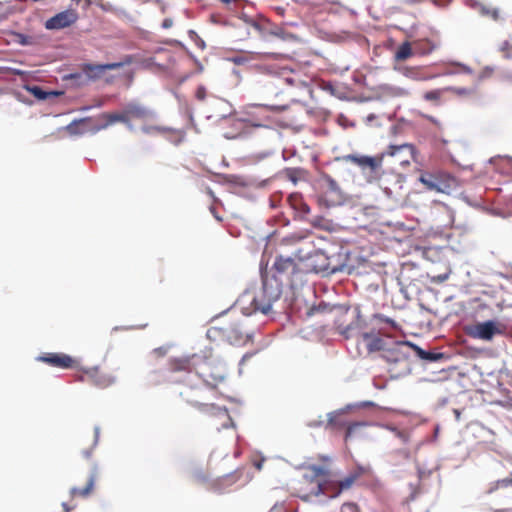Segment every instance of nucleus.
<instances>
[{
	"label": "nucleus",
	"mask_w": 512,
	"mask_h": 512,
	"mask_svg": "<svg viewBox=\"0 0 512 512\" xmlns=\"http://www.w3.org/2000/svg\"><path fill=\"white\" fill-rule=\"evenodd\" d=\"M198 370L197 375L203 380L204 385L187 387L180 392V396L187 404L193 406L205 416L230 420L227 408L202 401L205 399L204 393L206 390L215 391L219 384L225 380V367L215 360L202 357L201 366Z\"/></svg>",
	"instance_id": "1"
},
{
	"label": "nucleus",
	"mask_w": 512,
	"mask_h": 512,
	"mask_svg": "<svg viewBox=\"0 0 512 512\" xmlns=\"http://www.w3.org/2000/svg\"><path fill=\"white\" fill-rule=\"evenodd\" d=\"M415 147L412 144L390 145L381 158L370 156H361L348 154L342 157V160L353 163L362 169L375 171L381 166V160L384 156L396 157L399 164L403 167L410 164V159L414 158Z\"/></svg>",
	"instance_id": "2"
},
{
	"label": "nucleus",
	"mask_w": 512,
	"mask_h": 512,
	"mask_svg": "<svg viewBox=\"0 0 512 512\" xmlns=\"http://www.w3.org/2000/svg\"><path fill=\"white\" fill-rule=\"evenodd\" d=\"M310 471L309 477L316 480L317 491L316 495L323 493L329 497H336L341 492L350 489L353 484L360 478V471H353L349 473L345 478L335 482H326L328 471L324 467L312 465L308 467Z\"/></svg>",
	"instance_id": "3"
},
{
	"label": "nucleus",
	"mask_w": 512,
	"mask_h": 512,
	"mask_svg": "<svg viewBox=\"0 0 512 512\" xmlns=\"http://www.w3.org/2000/svg\"><path fill=\"white\" fill-rule=\"evenodd\" d=\"M381 323L389 324L392 327L396 326L393 319L381 314H374L371 319L370 326L358 332V343L364 345L368 355L384 351L387 346L386 340L384 339V333L380 327Z\"/></svg>",
	"instance_id": "4"
},
{
	"label": "nucleus",
	"mask_w": 512,
	"mask_h": 512,
	"mask_svg": "<svg viewBox=\"0 0 512 512\" xmlns=\"http://www.w3.org/2000/svg\"><path fill=\"white\" fill-rule=\"evenodd\" d=\"M282 294V285L277 279H263L261 289L251 299V306L254 312L264 315L272 311L273 304L278 301Z\"/></svg>",
	"instance_id": "5"
},
{
	"label": "nucleus",
	"mask_w": 512,
	"mask_h": 512,
	"mask_svg": "<svg viewBox=\"0 0 512 512\" xmlns=\"http://www.w3.org/2000/svg\"><path fill=\"white\" fill-rule=\"evenodd\" d=\"M151 116L152 112L148 108L137 103L127 104L120 112L100 114V118L104 119L105 123H107V127L116 122H121L127 125L129 129H132L131 122L133 120L144 121Z\"/></svg>",
	"instance_id": "6"
},
{
	"label": "nucleus",
	"mask_w": 512,
	"mask_h": 512,
	"mask_svg": "<svg viewBox=\"0 0 512 512\" xmlns=\"http://www.w3.org/2000/svg\"><path fill=\"white\" fill-rule=\"evenodd\" d=\"M344 193L338 183L330 176H322L321 190L317 196V202L320 206L331 208L342 204Z\"/></svg>",
	"instance_id": "7"
},
{
	"label": "nucleus",
	"mask_w": 512,
	"mask_h": 512,
	"mask_svg": "<svg viewBox=\"0 0 512 512\" xmlns=\"http://www.w3.org/2000/svg\"><path fill=\"white\" fill-rule=\"evenodd\" d=\"M419 181L427 190L437 192H446L457 184L455 177L441 170L423 171L420 173Z\"/></svg>",
	"instance_id": "8"
},
{
	"label": "nucleus",
	"mask_w": 512,
	"mask_h": 512,
	"mask_svg": "<svg viewBox=\"0 0 512 512\" xmlns=\"http://www.w3.org/2000/svg\"><path fill=\"white\" fill-rule=\"evenodd\" d=\"M465 332L473 339L491 341L496 335H504L506 326L495 320H487L467 326Z\"/></svg>",
	"instance_id": "9"
},
{
	"label": "nucleus",
	"mask_w": 512,
	"mask_h": 512,
	"mask_svg": "<svg viewBox=\"0 0 512 512\" xmlns=\"http://www.w3.org/2000/svg\"><path fill=\"white\" fill-rule=\"evenodd\" d=\"M106 128L107 123H105L103 118H100V115L96 118L85 117L74 120L66 126L67 132L71 135H80L85 133L95 134Z\"/></svg>",
	"instance_id": "10"
},
{
	"label": "nucleus",
	"mask_w": 512,
	"mask_h": 512,
	"mask_svg": "<svg viewBox=\"0 0 512 512\" xmlns=\"http://www.w3.org/2000/svg\"><path fill=\"white\" fill-rule=\"evenodd\" d=\"M202 357L196 354L184 357H174L168 361V372L170 373H185L190 374L195 372L197 374L200 368Z\"/></svg>",
	"instance_id": "11"
},
{
	"label": "nucleus",
	"mask_w": 512,
	"mask_h": 512,
	"mask_svg": "<svg viewBox=\"0 0 512 512\" xmlns=\"http://www.w3.org/2000/svg\"><path fill=\"white\" fill-rule=\"evenodd\" d=\"M414 344L410 342H395L391 347L385 348L382 357L389 363L406 362L409 359L411 351H413Z\"/></svg>",
	"instance_id": "12"
},
{
	"label": "nucleus",
	"mask_w": 512,
	"mask_h": 512,
	"mask_svg": "<svg viewBox=\"0 0 512 512\" xmlns=\"http://www.w3.org/2000/svg\"><path fill=\"white\" fill-rule=\"evenodd\" d=\"M78 380L91 383L99 388H107L115 382V378L113 376L104 373L98 367L84 370Z\"/></svg>",
	"instance_id": "13"
},
{
	"label": "nucleus",
	"mask_w": 512,
	"mask_h": 512,
	"mask_svg": "<svg viewBox=\"0 0 512 512\" xmlns=\"http://www.w3.org/2000/svg\"><path fill=\"white\" fill-rule=\"evenodd\" d=\"M78 20V13L75 9H67L57 13L45 22L48 30H60L72 26Z\"/></svg>",
	"instance_id": "14"
},
{
	"label": "nucleus",
	"mask_w": 512,
	"mask_h": 512,
	"mask_svg": "<svg viewBox=\"0 0 512 512\" xmlns=\"http://www.w3.org/2000/svg\"><path fill=\"white\" fill-rule=\"evenodd\" d=\"M364 422L348 423L342 412H333L329 414L327 426L332 429H341L346 427L345 439L352 437L361 427L365 426Z\"/></svg>",
	"instance_id": "15"
},
{
	"label": "nucleus",
	"mask_w": 512,
	"mask_h": 512,
	"mask_svg": "<svg viewBox=\"0 0 512 512\" xmlns=\"http://www.w3.org/2000/svg\"><path fill=\"white\" fill-rule=\"evenodd\" d=\"M38 360L52 367L61 369H71L77 364V361L65 353H45L38 357Z\"/></svg>",
	"instance_id": "16"
},
{
	"label": "nucleus",
	"mask_w": 512,
	"mask_h": 512,
	"mask_svg": "<svg viewBox=\"0 0 512 512\" xmlns=\"http://www.w3.org/2000/svg\"><path fill=\"white\" fill-rule=\"evenodd\" d=\"M273 269L280 276H286L292 281L293 276L300 271L298 265L291 257L278 256L273 264Z\"/></svg>",
	"instance_id": "17"
},
{
	"label": "nucleus",
	"mask_w": 512,
	"mask_h": 512,
	"mask_svg": "<svg viewBox=\"0 0 512 512\" xmlns=\"http://www.w3.org/2000/svg\"><path fill=\"white\" fill-rule=\"evenodd\" d=\"M132 63L131 56H126L125 59L121 62L107 63L101 65H86L84 71L91 77L96 78L99 77L100 74L107 70H115L119 69L125 65H129Z\"/></svg>",
	"instance_id": "18"
},
{
	"label": "nucleus",
	"mask_w": 512,
	"mask_h": 512,
	"mask_svg": "<svg viewBox=\"0 0 512 512\" xmlns=\"http://www.w3.org/2000/svg\"><path fill=\"white\" fill-rule=\"evenodd\" d=\"M100 473L96 467H94L89 475L87 484L84 488L79 487H73L70 490V495L72 498L81 497V498H87L90 496L94 491V485L96 481L99 479Z\"/></svg>",
	"instance_id": "19"
},
{
	"label": "nucleus",
	"mask_w": 512,
	"mask_h": 512,
	"mask_svg": "<svg viewBox=\"0 0 512 512\" xmlns=\"http://www.w3.org/2000/svg\"><path fill=\"white\" fill-rule=\"evenodd\" d=\"M226 337L230 342L240 343L249 338L248 331L243 329V325L240 323H230L229 326L223 327Z\"/></svg>",
	"instance_id": "20"
},
{
	"label": "nucleus",
	"mask_w": 512,
	"mask_h": 512,
	"mask_svg": "<svg viewBox=\"0 0 512 512\" xmlns=\"http://www.w3.org/2000/svg\"><path fill=\"white\" fill-rule=\"evenodd\" d=\"M288 202L290 206L303 216H306L310 213V207L309 205L303 200L302 196L300 194L294 193L291 194L288 197Z\"/></svg>",
	"instance_id": "21"
},
{
	"label": "nucleus",
	"mask_w": 512,
	"mask_h": 512,
	"mask_svg": "<svg viewBox=\"0 0 512 512\" xmlns=\"http://www.w3.org/2000/svg\"><path fill=\"white\" fill-rule=\"evenodd\" d=\"M413 350L416 351L417 355L422 359L429 362H436L444 358V354L440 352L425 351L415 345Z\"/></svg>",
	"instance_id": "22"
},
{
	"label": "nucleus",
	"mask_w": 512,
	"mask_h": 512,
	"mask_svg": "<svg viewBox=\"0 0 512 512\" xmlns=\"http://www.w3.org/2000/svg\"><path fill=\"white\" fill-rule=\"evenodd\" d=\"M257 70L264 74L276 75V76H284L286 74L287 69L285 67H280L277 65H258L256 66Z\"/></svg>",
	"instance_id": "23"
},
{
	"label": "nucleus",
	"mask_w": 512,
	"mask_h": 512,
	"mask_svg": "<svg viewBox=\"0 0 512 512\" xmlns=\"http://www.w3.org/2000/svg\"><path fill=\"white\" fill-rule=\"evenodd\" d=\"M243 475V469H236L234 472L221 477L218 482L224 487L235 484Z\"/></svg>",
	"instance_id": "24"
},
{
	"label": "nucleus",
	"mask_w": 512,
	"mask_h": 512,
	"mask_svg": "<svg viewBox=\"0 0 512 512\" xmlns=\"http://www.w3.org/2000/svg\"><path fill=\"white\" fill-rule=\"evenodd\" d=\"M412 48L409 42L402 43L395 52L396 61H405L412 56Z\"/></svg>",
	"instance_id": "25"
},
{
	"label": "nucleus",
	"mask_w": 512,
	"mask_h": 512,
	"mask_svg": "<svg viewBox=\"0 0 512 512\" xmlns=\"http://www.w3.org/2000/svg\"><path fill=\"white\" fill-rule=\"evenodd\" d=\"M509 486H512V477H507V478L500 479V480L492 482L489 485V487H488L486 492L488 494H491V493L495 492L496 490H498L500 488H507Z\"/></svg>",
	"instance_id": "26"
},
{
	"label": "nucleus",
	"mask_w": 512,
	"mask_h": 512,
	"mask_svg": "<svg viewBox=\"0 0 512 512\" xmlns=\"http://www.w3.org/2000/svg\"><path fill=\"white\" fill-rule=\"evenodd\" d=\"M168 381L170 380L164 371L155 370L152 372L150 379L152 385H160Z\"/></svg>",
	"instance_id": "27"
},
{
	"label": "nucleus",
	"mask_w": 512,
	"mask_h": 512,
	"mask_svg": "<svg viewBox=\"0 0 512 512\" xmlns=\"http://www.w3.org/2000/svg\"><path fill=\"white\" fill-rule=\"evenodd\" d=\"M245 22L251 26L255 31H257L259 34H263L265 30V24L266 22L264 20H256L253 18H245Z\"/></svg>",
	"instance_id": "28"
},
{
	"label": "nucleus",
	"mask_w": 512,
	"mask_h": 512,
	"mask_svg": "<svg viewBox=\"0 0 512 512\" xmlns=\"http://www.w3.org/2000/svg\"><path fill=\"white\" fill-rule=\"evenodd\" d=\"M99 435H100V429L99 427L94 428L92 440H91V446L89 449H83L82 453L86 458H89L91 456L93 448L97 445L99 441Z\"/></svg>",
	"instance_id": "29"
},
{
	"label": "nucleus",
	"mask_w": 512,
	"mask_h": 512,
	"mask_svg": "<svg viewBox=\"0 0 512 512\" xmlns=\"http://www.w3.org/2000/svg\"><path fill=\"white\" fill-rule=\"evenodd\" d=\"M479 12L482 16L491 18L495 21L499 19V11L496 8L481 6Z\"/></svg>",
	"instance_id": "30"
},
{
	"label": "nucleus",
	"mask_w": 512,
	"mask_h": 512,
	"mask_svg": "<svg viewBox=\"0 0 512 512\" xmlns=\"http://www.w3.org/2000/svg\"><path fill=\"white\" fill-rule=\"evenodd\" d=\"M28 90L30 91V93L37 99L39 100H45L49 97V95L51 94L50 92H47V91H44L41 87L39 86H32V87H29Z\"/></svg>",
	"instance_id": "31"
},
{
	"label": "nucleus",
	"mask_w": 512,
	"mask_h": 512,
	"mask_svg": "<svg viewBox=\"0 0 512 512\" xmlns=\"http://www.w3.org/2000/svg\"><path fill=\"white\" fill-rule=\"evenodd\" d=\"M142 131L146 134H153V133L165 134L170 130L167 128H164V127H160V126H143Z\"/></svg>",
	"instance_id": "32"
},
{
	"label": "nucleus",
	"mask_w": 512,
	"mask_h": 512,
	"mask_svg": "<svg viewBox=\"0 0 512 512\" xmlns=\"http://www.w3.org/2000/svg\"><path fill=\"white\" fill-rule=\"evenodd\" d=\"M441 94V90H431L424 94V99L427 101L438 102L440 100Z\"/></svg>",
	"instance_id": "33"
},
{
	"label": "nucleus",
	"mask_w": 512,
	"mask_h": 512,
	"mask_svg": "<svg viewBox=\"0 0 512 512\" xmlns=\"http://www.w3.org/2000/svg\"><path fill=\"white\" fill-rule=\"evenodd\" d=\"M207 95V90L204 86H198L195 92V96L199 101L205 100Z\"/></svg>",
	"instance_id": "34"
},
{
	"label": "nucleus",
	"mask_w": 512,
	"mask_h": 512,
	"mask_svg": "<svg viewBox=\"0 0 512 512\" xmlns=\"http://www.w3.org/2000/svg\"><path fill=\"white\" fill-rule=\"evenodd\" d=\"M343 509L347 512H360V508L355 503H345Z\"/></svg>",
	"instance_id": "35"
},
{
	"label": "nucleus",
	"mask_w": 512,
	"mask_h": 512,
	"mask_svg": "<svg viewBox=\"0 0 512 512\" xmlns=\"http://www.w3.org/2000/svg\"><path fill=\"white\" fill-rule=\"evenodd\" d=\"M493 73V69L492 68H489V67H486L485 69H483L479 75V79H484V78H487V77H490Z\"/></svg>",
	"instance_id": "36"
},
{
	"label": "nucleus",
	"mask_w": 512,
	"mask_h": 512,
	"mask_svg": "<svg viewBox=\"0 0 512 512\" xmlns=\"http://www.w3.org/2000/svg\"><path fill=\"white\" fill-rule=\"evenodd\" d=\"M255 107L260 110H265V111H279L280 110V108L276 107V106L255 105Z\"/></svg>",
	"instance_id": "37"
},
{
	"label": "nucleus",
	"mask_w": 512,
	"mask_h": 512,
	"mask_svg": "<svg viewBox=\"0 0 512 512\" xmlns=\"http://www.w3.org/2000/svg\"><path fill=\"white\" fill-rule=\"evenodd\" d=\"M253 356V353H246L241 361H240V365H243L247 360H249L251 357Z\"/></svg>",
	"instance_id": "38"
},
{
	"label": "nucleus",
	"mask_w": 512,
	"mask_h": 512,
	"mask_svg": "<svg viewBox=\"0 0 512 512\" xmlns=\"http://www.w3.org/2000/svg\"><path fill=\"white\" fill-rule=\"evenodd\" d=\"M219 1L222 2L223 4L229 5V4H232V3H236L239 0H219Z\"/></svg>",
	"instance_id": "39"
},
{
	"label": "nucleus",
	"mask_w": 512,
	"mask_h": 512,
	"mask_svg": "<svg viewBox=\"0 0 512 512\" xmlns=\"http://www.w3.org/2000/svg\"><path fill=\"white\" fill-rule=\"evenodd\" d=\"M164 28H169L171 26V21L170 20H164L163 22V25H162Z\"/></svg>",
	"instance_id": "40"
},
{
	"label": "nucleus",
	"mask_w": 512,
	"mask_h": 512,
	"mask_svg": "<svg viewBox=\"0 0 512 512\" xmlns=\"http://www.w3.org/2000/svg\"><path fill=\"white\" fill-rule=\"evenodd\" d=\"M493 512H512V509H495Z\"/></svg>",
	"instance_id": "41"
},
{
	"label": "nucleus",
	"mask_w": 512,
	"mask_h": 512,
	"mask_svg": "<svg viewBox=\"0 0 512 512\" xmlns=\"http://www.w3.org/2000/svg\"><path fill=\"white\" fill-rule=\"evenodd\" d=\"M285 81L291 85L294 84V80L292 78L286 77Z\"/></svg>",
	"instance_id": "42"
},
{
	"label": "nucleus",
	"mask_w": 512,
	"mask_h": 512,
	"mask_svg": "<svg viewBox=\"0 0 512 512\" xmlns=\"http://www.w3.org/2000/svg\"><path fill=\"white\" fill-rule=\"evenodd\" d=\"M420 1L421 0H406V2L409 3V4L418 3Z\"/></svg>",
	"instance_id": "43"
},
{
	"label": "nucleus",
	"mask_w": 512,
	"mask_h": 512,
	"mask_svg": "<svg viewBox=\"0 0 512 512\" xmlns=\"http://www.w3.org/2000/svg\"><path fill=\"white\" fill-rule=\"evenodd\" d=\"M63 508L66 512H69L70 511V508L67 506L66 503H63Z\"/></svg>",
	"instance_id": "44"
},
{
	"label": "nucleus",
	"mask_w": 512,
	"mask_h": 512,
	"mask_svg": "<svg viewBox=\"0 0 512 512\" xmlns=\"http://www.w3.org/2000/svg\"><path fill=\"white\" fill-rule=\"evenodd\" d=\"M447 278H448V276H447V275L439 276V280H440V281H444V280H446Z\"/></svg>",
	"instance_id": "45"
},
{
	"label": "nucleus",
	"mask_w": 512,
	"mask_h": 512,
	"mask_svg": "<svg viewBox=\"0 0 512 512\" xmlns=\"http://www.w3.org/2000/svg\"><path fill=\"white\" fill-rule=\"evenodd\" d=\"M280 30H281L280 28H277V30L273 31V32H272V34H274V35H277V36H278V35H279V31H280Z\"/></svg>",
	"instance_id": "46"
},
{
	"label": "nucleus",
	"mask_w": 512,
	"mask_h": 512,
	"mask_svg": "<svg viewBox=\"0 0 512 512\" xmlns=\"http://www.w3.org/2000/svg\"><path fill=\"white\" fill-rule=\"evenodd\" d=\"M264 120L266 123L270 122V118L268 116H265Z\"/></svg>",
	"instance_id": "47"
}]
</instances>
